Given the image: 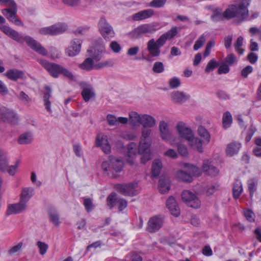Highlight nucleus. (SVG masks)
<instances>
[{
  "label": "nucleus",
  "mask_w": 261,
  "mask_h": 261,
  "mask_svg": "<svg viewBox=\"0 0 261 261\" xmlns=\"http://www.w3.org/2000/svg\"><path fill=\"white\" fill-rule=\"evenodd\" d=\"M219 66V63L214 58L212 59L207 64L205 69L206 73H209Z\"/></svg>",
  "instance_id": "nucleus-45"
},
{
  "label": "nucleus",
  "mask_w": 261,
  "mask_h": 261,
  "mask_svg": "<svg viewBox=\"0 0 261 261\" xmlns=\"http://www.w3.org/2000/svg\"><path fill=\"white\" fill-rule=\"evenodd\" d=\"M243 37L240 36L238 38L236 42L234 44L236 51L240 55H242L244 51L243 49L241 48L243 45Z\"/></svg>",
  "instance_id": "nucleus-48"
},
{
  "label": "nucleus",
  "mask_w": 261,
  "mask_h": 261,
  "mask_svg": "<svg viewBox=\"0 0 261 261\" xmlns=\"http://www.w3.org/2000/svg\"><path fill=\"white\" fill-rule=\"evenodd\" d=\"M45 89L46 90V91L44 93L43 96L44 105L46 110L49 113H51L52 110L51 109V102L49 100L51 97V90L50 87L48 86H46L45 87Z\"/></svg>",
  "instance_id": "nucleus-27"
},
{
  "label": "nucleus",
  "mask_w": 261,
  "mask_h": 261,
  "mask_svg": "<svg viewBox=\"0 0 261 261\" xmlns=\"http://www.w3.org/2000/svg\"><path fill=\"white\" fill-rule=\"evenodd\" d=\"M172 100L175 102L181 103L185 101L189 96L179 91L173 92L171 95Z\"/></svg>",
  "instance_id": "nucleus-35"
},
{
  "label": "nucleus",
  "mask_w": 261,
  "mask_h": 261,
  "mask_svg": "<svg viewBox=\"0 0 261 261\" xmlns=\"http://www.w3.org/2000/svg\"><path fill=\"white\" fill-rule=\"evenodd\" d=\"M167 0H153L149 4V6L154 8H160L163 7Z\"/></svg>",
  "instance_id": "nucleus-57"
},
{
  "label": "nucleus",
  "mask_w": 261,
  "mask_h": 261,
  "mask_svg": "<svg viewBox=\"0 0 261 261\" xmlns=\"http://www.w3.org/2000/svg\"><path fill=\"white\" fill-rule=\"evenodd\" d=\"M162 164L161 160L156 159L153 161L152 165L151 176L153 177H157L161 172Z\"/></svg>",
  "instance_id": "nucleus-32"
},
{
  "label": "nucleus",
  "mask_w": 261,
  "mask_h": 261,
  "mask_svg": "<svg viewBox=\"0 0 261 261\" xmlns=\"http://www.w3.org/2000/svg\"><path fill=\"white\" fill-rule=\"evenodd\" d=\"M0 29L6 35L17 42L22 44L25 42L31 48L38 54L43 56L47 55V50L32 37L29 36H24L6 25H1Z\"/></svg>",
  "instance_id": "nucleus-3"
},
{
  "label": "nucleus",
  "mask_w": 261,
  "mask_h": 261,
  "mask_svg": "<svg viewBox=\"0 0 261 261\" xmlns=\"http://www.w3.org/2000/svg\"><path fill=\"white\" fill-rule=\"evenodd\" d=\"M253 71V68L251 66L248 65L244 68L241 71V75L244 77H247L249 74Z\"/></svg>",
  "instance_id": "nucleus-64"
},
{
  "label": "nucleus",
  "mask_w": 261,
  "mask_h": 261,
  "mask_svg": "<svg viewBox=\"0 0 261 261\" xmlns=\"http://www.w3.org/2000/svg\"><path fill=\"white\" fill-rule=\"evenodd\" d=\"M82 42L80 39H74L70 42V45L66 49V54L69 57H74L78 55L81 48Z\"/></svg>",
  "instance_id": "nucleus-17"
},
{
  "label": "nucleus",
  "mask_w": 261,
  "mask_h": 261,
  "mask_svg": "<svg viewBox=\"0 0 261 261\" xmlns=\"http://www.w3.org/2000/svg\"><path fill=\"white\" fill-rule=\"evenodd\" d=\"M166 205L173 216L177 217L180 215L179 207L173 197H169L166 202Z\"/></svg>",
  "instance_id": "nucleus-21"
},
{
  "label": "nucleus",
  "mask_w": 261,
  "mask_h": 261,
  "mask_svg": "<svg viewBox=\"0 0 261 261\" xmlns=\"http://www.w3.org/2000/svg\"><path fill=\"white\" fill-rule=\"evenodd\" d=\"M0 118L3 121L13 124L17 123L18 121L17 114L14 111L5 107L0 108Z\"/></svg>",
  "instance_id": "nucleus-13"
},
{
  "label": "nucleus",
  "mask_w": 261,
  "mask_h": 261,
  "mask_svg": "<svg viewBox=\"0 0 261 261\" xmlns=\"http://www.w3.org/2000/svg\"><path fill=\"white\" fill-rule=\"evenodd\" d=\"M178 28L173 27L167 32L162 34L156 41L153 38L150 39L147 43V50L148 55L143 56L142 59L152 62L154 58H158L161 54V48L163 47L168 40L173 39L178 33Z\"/></svg>",
  "instance_id": "nucleus-2"
},
{
  "label": "nucleus",
  "mask_w": 261,
  "mask_h": 261,
  "mask_svg": "<svg viewBox=\"0 0 261 261\" xmlns=\"http://www.w3.org/2000/svg\"><path fill=\"white\" fill-rule=\"evenodd\" d=\"M34 189L32 188H24L21 192L20 195V200L21 202L25 203L28 202L30 200V198L32 196L33 194Z\"/></svg>",
  "instance_id": "nucleus-30"
},
{
  "label": "nucleus",
  "mask_w": 261,
  "mask_h": 261,
  "mask_svg": "<svg viewBox=\"0 0 261 261\" xmlns=\"http://www.w3.org/2000/svg\"><path fill=\"white\" fill-rule=\"evenodd\" d=\"M8 165V161L5 153L2 151H0V170L3 172L6 171Z\"/></svg>",
  "instance_id": "nucleus-40"
},
{
  "label": "nucleus",
  "mask_w": 261,
  "mask_h": 261,
  "mask_svg": "<svg viewBox=\"0 0 261 261\" xmlns=\"http://www.w3.org/2000/svg\"><path fill=\"white\" fill-rule=\"evenodd\" d=\"M152 70L154 73H160L164 71V66L161 62H156L154 63Z\"/></svg>",
  "instance_id": "nucleus-49"
},
{
  "label": "nucleus",
  "mask_w": 261,
  "mask_h": 261,
  "mask_svg": "<svg viewBox=\"0 0 261 261\" xmlns=\"http://www.w3.org/2000/svg\"><path fill=\"white\" fill-rule=\"evenodd\" d=\"M151 128H142L141 137L138 147V153L141 154V163L144 164L151 158V152L150 147L151 144V139L150 136L151 134Z\"/></svg>",
  "instance_id": "nucleus-5"
},
{
  "label": "nucleus",
  "mask_w": 261,
  "mask_h": 261,
  "mask_svg": "<svg viewBox=\"0 0 261 261\" xmlns=\"http://www.w3.org/2000/svg\"><path fill=\"white\" fill-rule=\"evenodd\" d=\"M48 214L49 221L55 226H59L60 224V221L57 210L55 207L51 206L48 210Z\"/></svg>",
  "instance_id": "nucleus-26"
},
{
  "label": "nucleus",
  "mask_w": 261,
  "mask_h": 261,
  "mask_svg": "<svg viewBox=\"0 0 261 261\" xmlns=\"http://www.w3.org/2000/svg\"><path fill=\"white\" fill-rule=\"evenodd\" d=\"M87 51L93 61L98 62L101 60L103 55L106 52V47L105 44L96 45L88 49Z\"/></svg>",
  "instance_id": "nucleus-16"
},
{
  "label": "nucleus",
  "mask_w": 261,
  "mask_h": 261,
  "mask_svg": "<svg viewBox=\"0 0 261 261\" xmlns=\"http://www.w3.org/2000/svg\"><path fill=\"white\" fill-rule=\"evenodd\" d=\"M177 150L178 153L183 156H187L188 155V151L186 146L182 144L177 145Z\"/></svg>",
  "instance_id": "nucleus-59"
},
{
  "label": "nucleus",
  "mask_w": 261,
  "mask_h": 261,
  "mask_svg": "<svg viewBox=\"0 0 261 261\" xmlns=\"http://www.w3.org/2000/svg\"><path fill=\"white\" fill-rule=\"evenodd\" d=\"M9 3L14 6L13 8L4 9L2 10V13L9 21L18 26H23L22 21L16 16L17 8L16 4L13 0H0V4Z\"/></svg>",
  "instance_id": "nucleus-8"
},
{
  "label": "nucleus",
  "mask_w": 261,
  "mask_h": 261,
  "mask_svg": "<svg viewBox=\"0 0 261 261\" xmlns=\"http://www.w3.org/2000/svg\"><path fill=\"white\" fill-rule=\"evenodd\" d=\"M243 192V186L240 180L237 179L233 183L232 186L233 197L235 199L239 198Z\"/></svg>",
  "instance_id": "nucleus-29"
},
{
  "label": "nucleus",
  "mask_w": 261,
  "mask_h": 261,
  "mask_svg": "<svg viewBox=\"0 0 261 261\" xmlns=\"http://www.w3.org/2000/svg\"><path fill=\"white\" fill-rule=\"evenodd\" d=\"M154 15L152 9H146L140 11L132 15V19L134 21H141L152 17Z\"/></svg>",
  "instance_id": "nucleus-19"
},
{
  "label": "nucleus",
  "mask_w": 261,
  "mask_h": 261,
  "mask_svg": "<svg viewBox=\"0 0 261 261\" xmlns=\"http://www.w3.org/2000/svg\"><path fill=\"white\" fill-rule=\"evenodd\" d=\"M244 215L246 219L249 222L254 221V214L252 211L249 209L244 210Z\"/></svg>",
  "instance_id": "nucleus-51"
},
{
  "label": "nucleus",
  "mask_w": 261,
  "mask_h": 261,
  "mask_svg": "<svg viewBox=\"0 0 261 261\" xmlns=\"http://www.w3.org/2000/svg\"><path fill=\"white\" fill-rule=\"evenodd\" d=\"M109 143L108 137L106 135H98L97 136L95 144L97 147H101Z\"/></svg>",
  "instance_id": "nucleus-44"
},
{
  "label": "nucleus",
  "mask_w": 261,
  "mask_h": 261,
  "mask_svg": "<svg viewBox=\"0 0 261 261\" xmlns=\"http://www.w3.org/2000/svg\"><path fill=\"white\" fill-rule=\"evenodd\" d=\"M116 205H117L118 210L122 212L127 207V202L125 199L119 198L117 201Z\"/></svg>",
  "instance_id": "nucleus-54"
},
{
  "label": "nucleus",
  "mask_w": 261,
  "mask_h": 261,
  "mask_svg": "<svg viewBox=\"0 0 261 261\" xmlns=\"http://www.w3.org/2000/svg\"><path fill=\"white\" fill-rule=\"evenodd\" d=\"M123 165L124 163L122 160L111 156L109 157V160L102 162L101 168L108 175L116 177V176L114 174V172H121Z\"/></svg>",
  "instance_id": "nucleus-6"
},
{
  "label": "nucleus",
  "mask_w": 261,
  "mask_h": 261,
  "mask_svg": "<svg viewBox=\"0 0 261 261\" xmlns=\"http://www.w3.org/2000/svg\"><path fill=\"white\" fill-rule=\"evenodd\" d=\"M256 184L253 180H249L248 181V187L249 191L250 196L252 198L254 192L256 191Z\"/></svg>",
  "instance_id": "nucleus-53"
},
{
  "label": "nucleus",
  "mask_w": 261,
  "mask_h": 261,
  "mask_svg": "<svg viewBox=\"0 0 261 261\" xmlns=\"http://www.w3.org/2000/svg\"><path fill=\"white\" fill-rule=\"evenodd\" d=\"M175 176L177 179L183 181L190 182L193 180V177L190 173L182 170L177 171Z\"/></svg>",
  "instance_id": "nucleus-36"
},
{
  "label": "nucleus",
  "mask_w": 261,
  "mask_h": 261,
  "mask_svg": "<svg viewBox=\"0 0 261 261\" xmlns=\"http://www.w3.org/2000/svg\"><path fill=\"white\" fill-rule=\"evenodd\" d=\"M164 155L173 159H176L178 156V154L176 152L172 149H168L164 152Z\"/></svg>",
  "instance_id": "nucleus-61"
},
{
  "label": "nucleus",
  "mask_w": 261,
  "mask_h": 261,
  "mask_svg": "<svg viewBox=\"0 0 261 261\" xmlns=\"http://www.w3.org/2000/svg\"><path fill=\"white\" fill-rule=\"evenodd\" d=\"M22 245L23 243L22 242H19L17 245L14 246L10 249L8 251L9 254L12 255L18 252L21 249Z\"/></svg>",
  "instance_id": "nucleus-63"
},
{
  "label": "nucleus",
  "mask_w": 261,
  "mask_h": 261,
  "mask_svg": "<svg viewBox=\"0 0 261 261\" xmlns=\"http://www.w3.org/2000/svg\"><path fill=\"white\" fill-rule=\"evenodd\" d=\"M67 28L66 24L58 23L48 27L41 28L39 32L42 35H57L63 33Z\"/></svg>",
  "instance_id": "nucleus-11"
},
{
  "label": "nucleus",
  "mask_w": 261,
  "mask_h": 261,
  "mask_svg": "<svg viewBox=\"0 0 261 261\" xmlns=\"http://www.w3.org/2000/svg\"><path fill=\"white\" fill-rule=\"evenodd\" d=\"M203 171L211 176H215L219 173L218 169L212 165V162L208 160H204L202 166Z\"/></svg>",
  "instance_id": "nucleus-18"
},
{
  "label": "nucleus",
  "mask_w": 261,
  "mask_h": 261,
  "mask_svg": "<svg viewBox=\"0 0 261 261\" xmlns=\"http://www.w3.org/2000/svg\"><path fill=\"white\" fill-rule=\"evenodd\" d=\"M98 28L100 34L106 41H110L115 36V33L113 28L104 18H100Z\"/></svg>",
  "instance_id": "nucleus-10"
},
{
  "label": "nucleus",
  "mask_w": 261,
  "mask_h": 261,
  "mask_svg": "<svg viewBox=\"0 0 261 261\" xmlns=\"http://www.w3.org/2000/svg\"><path fill=\"white\" fill-rule=\"evenodd\" d=\"M33 140V137L31 133H26L19 136L18 142L20 144H27L30 143Z\"/></svg>",
  "instance_id": "nucleus-38"
},
{
  "label": "nucleus",
  "mask_w": 261,
  "mask_h": 261,
  "mask_svg": "<svg viewBox=\"0 0 261 261\" xmlns=\"http://www.w3.org/2000/svg\"><path fill=\"white\" fill-rule=\"evenodd\" d=\"M185 166L189 169V173L192 176H199L201 174V170L196 166L189 164H185Z\"/></svg>",
  "instance_id": "nucleus-41"
},
{
  "label": "nucleus",
  "mask_w": 261,
  "mask_h": 261,
  "mask_svg": "<svg viewBox=\"0 0 261 261\" xmlns=\"http://www.w3.org/2000/svg\"><path fill=\"white\" fill-rule=\"evenodd\" d=\"M182 201L189 206L198 208L200 207L201 202L197 197L189 190H184L181 193Z\"/></svg>",
  "instance_id": "nucleus-12"
},
{
  "label": "nucleus",
  "mask_w": 261,
  "mask_h": 261,
  "mask_svg": "<svg viewBox=\"0 0 261 261\" xmlns=\"http://www.w3.org/2000/svg\"><path fill=\"white\" fill-rule=\"evenodd\" d=\"M110 48L114 53H119L121 50L120 45L116 41H112L110 44Z\"/></svg>",
  "instance_id": "nucleus-50"
},
{
  "label": "nucleus",
  "mask_w": 261,
  "mask_h": 261,
  "mask_svg": "<svg viewBox=\"0 0 261 261\" xmlns=\"http://www.w3.org/2000/svg\"><path fill=\"white\" fill-rule=\"evenodd\" d=\"M156 124V120L152 116L148 114L142 115L141 124L142 128H152Z\"/></svg>",
  "instance_id": "nucleus-24"
},
{
  "label": "nucleus",
  "mask_w": 261,
  "mask_h": 261,
  "mask_svg": "<svg viewBox=\"0 0 261 261\" xmlns=\"http://www.w3.org/2000/svg\"><path fill=\"white\" fill-rule=\"evenodd\" d=\"M60 74H63L71 80H75V76L73 75V74L70 71H69L66 68H65L63 66L61 67Z\"/></svg>",
  "instance_id": "nucleus-56"
},
{
  "label": "nucleus",
  "mask_w": 261,
  "mask_h": 261,
  "mask_svg": "<svg viewBox=\"0 0 261 261\" xmlns=\"http://www.w3.org/2000/svg\"><path fill=\"white\" fill-rule=\"evenodd\" d=\"M26 206L27 204L21 201L17 203L10 204L7 209V214L10 215L20 213L25 209Z\"/></svg>",
  "instance_id": "nucleus-22"
},
{
  "label": "nucleus",
  "mask_w": 261,
  "mask_h": 261,
  "mask_svg": "<svg viewBox=\"0 0 261 261\" xmlns=\"http://www.w3.org/2000/svg\"><path fill=\"white\" fill-rule=\"evenodd\" d=\"M176 129L180 138L187 141L188 144L194 149L197 150L199 152H203L202 144L198 138L194 137L193 132L191 129L186 127L184 122H178L176 125Z\"/></svg>",
  "instance_id": "nucleus-4"
},
{
  "label": "nucleus",
  "mask_w": 261,
  "mask_h": 261,
  "mask_svg": "<svg viewBox=\"0 0 261 261\" xmlns=\"http://www.w3.org/2000/svg\"><path fill=\"white\" fill-rule=\"evenodd\" d=\"M127 154L129 158L133 159L137 154L136 144L134 142L130 143L127 146Z\"/></svg>",
  "instance_id": "nucleus-47"
},
{
  "label": "nucleus",
  "mask_w": 261,
  "mask_h": 261,
  "mask_svg": "<svg viewBox=\"0 0 261 261\" xmlns=\"http://www.w3.org/2000/svg\"><path fill=\"white\" fill-rule=\"evenodd\" d=\"M116 190L124 196H134L140 192V188L137 182L117 184Z\"/></svg>",
  "instance_id": "nucleus-9"
},
{
  "label": "nucleus",
  "mask_w": 261,
  "mask_h": 261,
  "mask_svg": "<svg viewBox=\"0 0 261 261\" xmlns=\"http://www.w3.org/2000/svg\"><path fill=\"white\" fill-rule=\"evenodd\" d=\"M160 28L161 27L157 22L145 23L134 29L129 33V36L133 39H137L140 38L143 35L153 34Z\"/></svg>",
  "instance_id": "nucleus-7"
},
{
  "label": "nucleus",
  "mask_w": 261,
  "mask_h": 261,
  "mask_svg": "<svg viewBox=\"0 0 261 261\" xmlns=\"http://www.w3.org/2000/svg\"><path fill=\"white\" fill-rule=\"evenodd\" d=\"M164 223V217L159 215L151 217L147 223V229L150 232L158 231L162 226Z\"/></svg>",
  "instance_id": "nucleus-15"
},
{
  "label": "nucleus",
  "mask_w": 261,
  "mask_h": 261,
  "mask_svg": "<svg viewBox=\"0 0 261 261\" xmlns=\"http://www.w3.org/2000/svg\"><path fill=\"white\" fill-rule=\"evenodd\" d=\"M250 2V0H240L238 3L229 6L223 14L219 12L215 13L212 15L211 19L214 21H218L223 17L227 19L236 18L239 23L246 20L249 15L248 7Z\"/></svg>",
  "instance_id": "nucleus-1"
},
{
  "label": "nucleus",
  "mask_w": 261,
  "mask_h": 261,
  "mask_svg": "<svg viewBox=\"0 0 261 261\" xmlns=\"http://www.w3.org/2000/svg\"><path fill=\"white\" fill-rule=\"evenodd\" d=\"M160 136L164 140L168 141L170 137L168 129V124L165 121H161L159 124Z\"/></svg>",
  "instance_id": "nucleus-25"
},
{
  "label": "nucleus",
  "mask_w": 261,
  "mask_h": 261,
  "mask_svg": "<svg viewBox=\"0 0 261 261\" xmlns=\"http://www.w3.org/2000/svg\"><path fill=\"white\" fill-rule=\"evenodd\" d=\"M206 40V36L204 34L200 36L198 39L196 41L193 46L194 50H197L201 48L205 42Z\"/></svg>",
  "instance_id": "nucleus-42"
},
{
  "label": "nucleus",
  "mask_w": 261,
  "mask_h": 261,
  "mask_svg": "<svg viewBox=\"0 0 261 261\" xmlns=\"http://www.w3.org/2000/svg\"><path fill=\"white\" fill-rule=\"evenodd\" d=\"M19 164V162L18 161L15 163L14 165L10 166L9 167H7V169L6 171L10 175H14L16 171V169L18 167Z\"/></svg>",
  "instance_id": "nucleus-62"
},
{
  "label": "nucleus",
  "mask_w": 261,
  "mask_h": 261,
  "mask_svg": "<svg viewBox=\"0 0 261 261\" xmlns=\"http://www.w3.org/2000/svg\"><path fill=\"white\" fill-rule=\"evenodd\" d=\"M5 75L10 80L16 81L18 80H24L25 76L24 73L16 69L8 70L5 73Z\"/></svg>",
  "instance_id": "nucleus-20"
},
{
  "label": "nucleus",
  "mask_w": 261,
  "mask_h": 261,
  "mask_svg": "<svg viewBox=\"0 0 261 261\" xmlns=\"http://www.w3.org/2000/svg\"><path fill=\"white\" fill-rule=\"evenodd\" d=\"M79 67L83 70L91 71L95 69V64H94L93 59L87 58L82 64H80Z\"/></svg>",
  "instance_id": "nucleus-34"
},
{
  "label": "nucleus",
  "mask_w": 261,
  "mask_h": 261,
  "mask_svg": "<svg viewBox=\"0 0 261 261\" xmlns=\"http://www.w3.org/2000/svg\"><path fill=\"white\" fill-rule=\"evenodd\" d=\"M241 147V144L239 142H232L228 144L225 152L227 155L232 156L237 154Z\"/></svg>",
  "instance_id": "nucleus-23"
},
{
  "label": "nucleus",
  "mask_w": 261,
  "mask_h": 261,
  "mask_svg": "<svg viewBox=\"0 0 261 261\" xmlns=\"http://www.w3.org/2000/svg\"><path fill=\"white\" fill-rule=\"evenodd\" d=\"M142 115L137 112L132 111L129 113V120L130 124L133 126H139L141 124Z\"/></svg>",
  "instance_id": "nucleus-28"
},
{
  "label": "nucleus",
  "mask_w": 261,
  "mask_h": 261,
  "mask_svg": "<svg viewBox=\"0 0 261 261\" xmlns=\"http://www.w3.org/2000/svg\"><path fill=\"white\" fill-rule=\"evenodd\" d=\"M81 94L85 101L88 102L90 99L95 98V94L91 87L83 88Z\"/></svg>",
  "instance_id": "nucleus-31"
},
{
  "label": "nucleus",
  "mask_w": 261,
  "mask_h": 261,
  "mask_svg": "<svg viewBox=\"0 0 261 261\" xmlns=\"http://www.w3.org/2000/svg\"><path fill=\"white\" fill-rule=\"evenodd\" d=\"M37 246L39 249V252L40 254L44 255L47 251L48 249V245L44 242L38 241L37 243Z\"/></svg>",
  "instance_id": "nucleus-55"
},
{
  "label": "nucleus",
  "mask_w": 261,
  "mask_h": 261,
  "mask_svg": "<svg viewBox=\"0 0 261 261\" xmlns=\"http://www.w3.org/2000/svg\"><path fill=\"white\" fill-rule=\"evenodd\" d=\"M232 116L230 113L228 111L224 113L222 118L223 126L225 128H227L231 125L232 123Z\"/></svg>",
  "instance_id": "nucleus-39"
},
{
  "label": "nucleus",
  "mask_w": 261,
  "mask_h": 261,
  "mask_svg": "<svg viewBox=\"0 0 261 261\" xmlns=\"http://www.w3.org/2000/svg\"><path fill=\"white\" fill-rule=\"evenodd\" d=\"M107 120L109 124L111 126L116 125L117 124V118L113 115L108 114L107 116Z\"/></svg>",
  "instance_id": "nucleus-60"
},
{
  "label": "nucleus",
  "mask_w": 261,
  "mask_h": 261,
  "mask_svg": "<svg viewBox=\"0 0 261 261\" xmlns=\"http://www.w3.org/2000/svg\"><path fill=\"white\" fill-rule=\"evenodd\" d=\"M159 189L162 193L168 192L170 189L169 179L160 178L159 183Z\"/></svg>",
  "instance_id": "nucleus-37"
},
{
  "label": "nucleus",
  "mask_w": 261,
  "mask_h": 261,
  "mask_svg": "<svg viewBox=\"0 0 261 261\" xmlns=\"http://www.w3.org/2000/svg\"><path fill=\"white\" fill-rule=\"evenodd\" d=\"M113 65V61L111 59H109L96 63L95 69H100L105 67H112Z\"/></svg>",
  "instance_id": "nucleus-46"
},
{
  "label": "nucleus",
  "mask_w": 261,
  "mask_h": 261,
  "mask_svg": "<svg viewBox=\"0 0 261 261\" xmlns=\"http://www.w3.org/2000/svg\"><path fill=\"white\" fill-rule=\"evenodd\" d=\"M118 200L116 198V194L115 193L113 192L111 193L107 197V205L112 209L117 204V201Z\"/></svg>",
  "instance_id": "nucleus-43"
},
{
  "label": "nucleus",
  "mask_w": 261,
  "mask_h": 261,
  "mask_svg": "<svg viewBox=\"0 0 261 261\" xmlns=\"http://www.w3.org/2000/svg\"><path fill=\"white\" fill-rule=\"evenodd\" d=\"M39 62L51 76L57 78L60 74L62 66L54 63H50L45 59H40Z\"/></svg>",
  "instance_id": "nucleus-14"
},
{
  "label": "nucleus",
  "mask_w": 261,
  "mask_h": 261,
  "mask_svg": "<svg viewBox=\"0 0 261 261\" xmlns=\"http://www.w3.org/2000/svg\"><path fill=\"white\" fill-rule=\"evenodd\" d=\"M236 61V56L233 54L228 55L224 59L225 62L229 65H232Z\"/></svg>",
  "instance_id": "nucleus-58"
},
{
  "label": "nucleus",
  "mask_w": 261,
  "mask_h": 261,
  "mask_svg": "<svg viewBox=\"0 0 261 261\" xmlns=\"http://www.w3.org/2000/svg\"><path fill=\"white\" fill-rule=\"evenodd\" d=\"M198 135L202 138L203 143L204 145L208 144L210 142L211 135L207 130L202 126H200L198 128Z\"/></svg>",
  "instance_id": "nucleus-33"
},
{
  "label": "nucleus",
  "mask_w": 261,
  "mask_h": 261,
  "mask_svg": "<svg viewBox=\"0 0 261 261\" xmlns=\"http://www.w3.org/2000/svg\"><path fill=\"white\" fill-rule=\"evenodd\" d=\"M83 204L88 212H91L94 208V205L90 198H85Z\"/></svg>",
  "instance_id": "nucleus-52"
}]
</instances>
